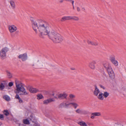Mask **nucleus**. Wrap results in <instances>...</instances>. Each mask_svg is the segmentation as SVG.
<instances>
[{
    "mask_svg": "<svg viewBox=\"0 0 126 126\" xmlns=\"http://www.w3.org/2000/svg\"><path fill=\"white\" fill-rule=\"evenodd\" d=\"M48 24L45 21L42 20H39V26L38 29L40 33L39 36L43 38V36L48 35L50 33L48 29Z\"/></svg>",
    "mask_w": 126,
    "mask_h": 126,
    "instance_id": "f257e3e1",
    "label": "nucleus"
},
{
    "mask_svg": "<svg viewBox=\"0 0 126 126\" xmlns=\"http://www.w3.org/2000/svg\"><path fill=\"white\" fill-rule=\"evenodd\" d=\"M49 38L54 43H59L62 42L63 37L59 34L54 32H51L48 35Z\"/></svg>",
    "mask_w": 126,
    "mask_h": 126,
    "instance_id": "f03ea898",
    "label": "nucleus"
},
{
    "mask_svg": "<svg viewBox=\"0 0 126 126\" xmlns=\"http://www.w3.org/2000/svg\"><path fill=\"white\" fill-rule=\"evenodd\" d=\"M16 89L14 92L15 93H19L20 92H22V93H20V95H27L28 93H27L24 88L22 83L17 84L16 83Z\"/></svg>",
    "mask_w": 126,
    "mask_h": 126,
    "instance_id": "7ed1b4c3",
    "label": "nucleus"
},
{
    "mask_svg": "<svg viewBox=\"0 0 126 126\" xmlns=\"http://www.w3.org/2000/svg\"><path fill=\"white\" fill-rule=\"evenodd\" d=\"M9 50L8 48L5 47L2 48L0 51V56L2 59H4L6 57V53Z\"/></svg>",
    "mask_w": 126,
    "mask_h": 126,
    "instance_id": "20e7f679",
    "label": "nucleus"
},
{
    "mask_svg": "<svg viewBox=\"0 0 126 126\" xmlns=\"http://www.w3.org/2000/svg\"><path fill=\"white\" fill-rule=\"evenodd\" d=\"M109 76L110 78L112 80L114 79L115 78V75L111 67H110L107 69Z\"/></svg>",
    "mask_w": 126,
    "mask_h": 126,
    "instance_id": "39448f33",
    "label": "nucleus"
},
{
    "mask_svg": "<svg viewBox=\"0 0 126 126\" xmlns=\"http://www.w3.org/2000/svg\"><path fill=\"white\" fill-rule=\"evenodd\" d=\"M54 94H52V95L54 96V97L55 98H59L60 99H67V94L64 93L63 94H59L57 96V97L56 96H54Z\"/></svg>",
    "mask_w": 126,
    "mask_h": 126,
    "instance_id": "423d86ee",
    "label": "nucleus"
},
{
    "mask_svg": "<svg viewBox=\"0 0 126 126\" xmlns=\"http://www.w3.org/2000/svg\"><path fill=\"white\" fill-rule=\"evenodd\" d=\"M27 55L26 53H25L22 54H20L18 56V58L21 59L23 62L25 61L27 59Z\"/></svg>",
    "mask_w": 126,
    "mask_h": 126,
    "instance_id": "0eeeda50",
    "label": "nucleus"
},
{
    "mask_svg": "<svg viewBox=\"0 0 126 126\" xmlns=\"http://www.w3.org/2000/svg\"><path fill=\"white\" fill-rule=\"evenodd\" d=\"M27 89L29 90L31 93H36L39 91L38 89L33 88L32 87H28Z\"/></svg>",
    "mask_w": 126,
    "mask_h": 126,
    "instance_id": "6e6552de",
    "label": "nucleus"
},
{
    "mask_svg": "<svg viewBox=\"0 0 126 126\" xmlns=\"http://www.w3.org/2000/svg\"><path fill=\"white\" fill-rule=\"evenodd\" d=\"M32 26L33 29L34 31L36 32L37 31V29H38V27L39 26V23L38 25L37 24V23L36 22H33V23H32Z\"/></svg>",
    "mask_w": 126,
    "mask_h": 126,
    "instance_id": "1a4fd4ad",
    "label": "nucleus"
},
{
    "mask_svg": "<svg viewBox=\"0 0 126 126\" xmlns=\"http://www.w3.org/2000/svg\"><path fill=\"white\" fill-rule=\"evenodd\" d=\"M32 26L33 29L34 31L36 32L37 31V29H38V27L39 26V23L38 25L37 24V23L36 22H33V23H32Z\"/></svg>",
    "mask_w": 126,
    "mask_h": 126,
    "instance_id": "9d476101",
    "label": "nucleus"
},
{
    "mask_svg": "<svg viewBox=\"0 0 126 126\" xmlns=\"http://www.w3.org/2000/svg\"><path fill=\"white\" fill-rule=\"evenodd\" d=\"M87 42L89 45H91L93 46H97L98 45V43L97 42L94 41H90L89 40L87 41Z\"/></svg>",
    "mask_w": 126,
    "mask_h": 126,
    "instance_id": "9b49d317",
    "label": "nucleus"
},
{
    "mask_svg": "<svg viewBox=\"0 0 126 126\" xmlns=\"http://www.w3.org/2000/svg\"><path fill=\"white\" fill-rule=\"evenodd\" d=\"M9 30L11 32H13L17 30V28L14 25H12L9 27Z\"/></svg>",
    "mask_w": 126,
    "mask_h": 126,
    "instance_id": "f8f14e48",
    "label": "nucleus"
},
{
    "mask_svg": "<svg viewBox=\"0 0 126 126\" xmlns=\"http://www.w3.org/2000/svg\"><path fill=\"white\" fill-rule=\"evenodd\" d=\"M55 100L53 99L52 98H50L45 100L43 102V103L44 104L47 105L52 101H54Z\"/></svg>",
    "mask_w": 126,
    "mask_h": 126,
    "instance_id": "ddd939ff",
    "label": "nucleus"
},
{
    "mask_svg": "<svg viewBox=\"0 0 126 126\" xmlns=\"http://www.w3.org/2000/svg\"><path fill=\"white\" fill-rule=\"evenodd\" d=\"M101 114L100 112H95L92 113L91 118L92 119H93L94 118L95 116H99Z\"/></svg>",
    "mask_w": 126,
    "mask_h": 126,
    "instance_id": "4468645a",
    "label": "nucleus"
},
{
    "mask_svg": "<svg viewBox=\"0 0 126 126\" xmlns=\"http://www.w3.org/2000/svg\"><path fill=\"white\" fill-rule=\"evenodd\" d=\"M95 63V61H93L92 62L89 63V66L92 69H94L95 68L94 64Z\"/></svg>",
    "mask_w": 126,
    "mask_h": 126,
    "instance_id": "2eb2a0df",
    "label": "nucleus"
},
{
    "mask_svg": "<svg viewBox=\"0 0 126 126\" xmlns=\"http://www.w3.org/2000/svg\"><path fill=\"white\" fill-rule=\"evenodd\" d=\"M94 86L95 87V89L94 92V93L95 95L97 96V95L99 93L100 91L97 88L96 85H94Z\"/></svg>",
    "mask_w": 126,
    "mask_h": 126,
    "instance_id": "dca6fc26",
    "label": "nucleus"
},
{
    "mask_svg": "<svg viewBox=\"0 0 126 126\" xmlns=\"http://www.w3.org/2000/svg\"><path fill=\"white\" fill-rule=\"evenodd\" d=\"M70 20V16H64L61 19V21H63L66 20Z\"/></svg>",
    "mask_w": 126,
    "mask_h": 126,
    "instance_id": "f3484780",
    "label": "nucleus"
},
{
    "mask_svg": "<svg viewBox=\"0 0 126 126\" xmlns=\"http://www.w3.org/2000/svg\"><path fill=\"white\" fill-rule=\"evenodd\" d=\"M85 110H80L79 109H78L76 110V113L80 114H82L85 112Z\"/></svg>",
    "mask_w": 126,
    "mask_h": 126,
    "instance_id": "a211bd4d",
    "label": "nucleus"
},
{
    "mask_svg": "<svg viewBox=\"0 0 126 126\" xmlns=\"http://www.w3.org/2000/svg\"><path fill=\"white\" fill-rule=\"evenodd\" d=\"M29 120L31 121H32L33 123H34L35 121V119L34 117H33V115L32 114H31L30 116V117L29 118Z\"/></svg>",
    "mask_w": 126,
    "mask_h": 126,
    "instance_id": "6ab92c4d",
    "label": "nucleus"
},
{
    "mask_svg": "<svg viewBox=\"0 0 126 126\" xmlns=\"http://www.w3.org/2000/svg\"><path fill=\"white\" fill-rule=\"evenodd\" d=\"M70 20L73 19L76 21H78L79 20V18L77 16H70Z\"/></svg>",
    "mask_w": 126,
    "mask_h": 126,
    "instance_id": "aec40b11",
    "label": "nucleus"
},
{
    "mask_svg": "<svg viewBox=\"0 0 126 126\" xmlns=\"http://www.w3.org/2000/svg\"><path fill=\"white\" fill-rule=\"evenodd\" d=\"M109 59L110 60L111 62V61H112L114 59H115V56L113 55H111Z\"/></svg>",
    "mask_w": 126,
    "mask_h": 126,
    "instance_id": "412c9836",
    "label": "nucleus"
},
{
    "mask_svg": "<svg viewBox=\"0 0 126 126\" xmlns=\"http://www.w3.org/2000/svg\"><path fill=\"white\" fill-rule=\"evenodd\" d=\"M111 63L115 66H117L118 65V61L114 59L111 62Z\"/></svg>",
    "mask_w": 126,
    "mask_h": 126,
    "instance_id": "4be33fe9",
    "label": "nucleus"
},
{
    "mask_svg": "<svg viewBox=\"0 0 126 126\" xmlns=\"http://www.w3.org/2000/svg\"><path fill=\"white\" fill-rule=\"evenodd\" d=\"M37 98L39 100L40 99L44 98L43 96L41 94H38L37 95Z\"/></svg>",
    "mask_w": 126,
    "mask_h": 126,
    "instance_id": "5701e85b",
    "label": "nucleus"
},
{
    "mask_svg": "<svg viewBox=\"0 0 126 126\" xmlns=\"http://www.w3.org/2000/svg\"><path fill=\"white\" fill-rule=\"evenodd\" d=\"M23 122L25 124H29L30 123L29 121L27 119H24Z\"/></svg>",
    "mask_w": 126,
    "mask_h": 126,
    "instance_id": "b1692460",
    "label": "nucleus"
},
{
    "mask_svg": "<svg viewBox=\"0 0 126 126\" xmlns=\"http://www.w3.org/2000/svg\"><path fill=\"white\" fill-rule=\"evenodd\" d=\"M6 73H7V75L8 76V78L9 79H10L12 77V74L9 71H7Z\"/></svg>",
    "mask_w": 126,
    "mask_h": 126,
    "instance_id": "393cba45",
    "label": "nucleus"
},
{
    "mask_svg": "<svg viewBox=\"0 0 126 126\" xmlns=\"http://www.w3.org/2000/svg\"><path fill=\"white\" fill-rule=\"evenodd\" d=\"M102 95H103V94L101 93L99 94V95L98 96V98L100 100H103L104 97Z\"/></svg>",
    "mask_w": 126,
    "mask_h": 126,
    "instance_id": "a878e982",
    "label": "nucleus"
},
{
    "mask_svg": "<svg viewBox=\"0 0 126 126\" xmlns=\"http://www.w3.org/2000/svg\"><path fill=\"white\" fill-rule=\"evenodd\" d=\"M78 124L82 126H87V125L86 123L84 122H80Z\"/></svg>",
    "mask_w": 126,
    "mask_h": 126,
    "instance_id": "bb28decb",
    "label": "nucleus"
},
{
    "mask_svg": "<svg viewBox=\"0 0 126 126\" xmlns=\"http://www.w3.org/2000/svg\"><path fill=\"white\" fill-rule=\"evenodd\" d=\"M10 3L13 8L14 9L15 7L14 2L12 0H11L10 1Z\"/></svg>",
    "mask_w": 126,
    "mask_h": 126,
    "instance_id": "cd10ccee",
    "label": "nucleus"
},
{
    "mask_svg": "<svg viewBox=\"0 0 126 126\" xmlns=\"http://www.w3.org/2000/svg\"><path fill=\"white\" fill-rule=\"evenodd\" d=\"M104 67L106 69H107L110 66L109 64L108 63H105L103 64Z\"/></svg>",
    "mask_w": 126,
    "mask_h": 126,
    "instance_id": "c85d7f7f",
    "label": "nucleus"
},
{
    "mask_svg": "<svg viewBox=\"0 0 126 126\" xmlns=\"http://www.w3.org/2000/svg\"><path fill=\"white\" fill-rule=\"evenodd\" d=\"M103 95L105 98H106L109 95V93L107 92H104Z\"/></svg>",
    "mask_w": 126,
    "mask_h": 126,
    "instance_id": "c756f323",
    "label": "nucleus"
},
{
    "mask_svg": "<svg viewBox=\"0 0 126 126\" xmlns=\"http://www.w3.org/2000/svg\"><path fill=\"white\" fill-rule=\"evenodd\" d=\"M3 113L6 116H7L9 114V112L7 110H4L3 111Z\"/></svg>",
    "mask_w": 126,
    "mask_h": 126,
    "instance_id": "7c9ffc66",
    "label": "nucleus"
},
{
    "mask_svg": "<svg viewBox=\"0 0 126 126\" xmlns=\"http://www.w3.org/2000/svg\"><path fill=\"white\" fill-rule=\"evenodd\" d=\"M3 98L6 100L9 101L10 100V98L9 96L7 95H5L4 96Z\"/></svg>",
    "mask_w": 126,
    "mask_h": 126,
    "instance_id": "2f4dec72",
    "label": "nucleus"
},
{
    "mask_svg": "<svg viewBox=\"0 0 126 126\" xmlns=\"http://www.w3.org/2000/svg\"><path fill=\"white\" fill-rule=\"evenodd\" d=\"M70 104L73 105L75 109H76L78 106L76 103H70Z\"/></svg>",
    "mask_w": 126,
    "mask_h": 126,
    "instance_id": "473e14b6",
    "label": "nucleus"
},
{
    "mask_svg": "<svg viewBox=\"0 0 126 126\" xmlns=\"http://www.w3.org/2000/svg\"><path fill=\"white\" fill-rule=\"evenodd\" d=\"M5 86L2 83H1L0 84V90H2L4 88Z\"/></svg>",
    "mask_w": 126,
    "mask_h": 126,
    "instance_id": "72a5a7b5",
    "label": "nucleus"
},
{
    "mask_svg": "<svg viewBox=\"0 0 126 126\" xmlns=\"http://www.w3.org/2000/svg\"><path fill=\"white\" fill-rule=\"evenodd\" d=\"M64 103H62L60 104L59 106V108H62L63 107H64Z\"/></svg>",
    "mask_w": 126,
    "mask_h": 126,
    "instance_id": "f704fd0d",
    "label": "nucleus"
},
{
    "mask_svg": "<svg viewBox=\"0 0 126 126\" xmlns=\"http://www.w3.org/2000/svg\"><path fill=\"white\" fill-rule=\"evenodd\" d=\"M69 97L70 98L72 99L75 98V96L74 95L71 94H69Z\"/></svg>",
    "mask_w": 126,
    "mask_h": 126,
    "instance_id": "c9c22d12",
    "label": "nucleus"
},
{
    "mask_svg": "<svg viewBox=\"0 0 126 126\" xmlns=\"http://www.w3.org/2000/svg\"><path fill=\"white\" fill-rule=\"evenodd\" d=\"M0 119L1 120L4 119V117L3 114H0Z\"/></svg>",
    "mask_w": 126,
    "mask_h": 126,
    "instance_id": "e433bc0d",
    "label": "nucleus"
},
{
    "mask_svg": "<svg viewBox=\"0 0 126 126\" xmlns=\"http://www.w3.org/2000/svg\"><path fill=\"white\" fill-rule=\"evenodd\" d=\"M13 85V82H10L8 84V86L10 87L12 86Z\"/></svg>",
    "mask_w": 126,
    "mask_h": 126,
    "instance_id": "4c0bfd02",
    "label": "nucleus"
},
{
    "mask_svg": "<svg viewBox=\"0 0 126 126\" xmlns=\"http://www.w3.org/2000/svg\"><path fill=\"white\" fill-rule=\"evenodd\" d=\"M16 95L15 96V98L17 99H19V98H20V97L19 96V95L18 94L19 93H16Z\"/></svg>",
    "mask_w": 126,
    "mask_h": 126,
    "instance_id": "58836bf2",
    "label": "nucleus"
},
{
    "mask_svg": "<svg viewBox=\"0 0 126 126\" xmlns=\"http://www.w3.org/2000/svg\"><path fill=\"white\" fill-rule=\"evenodd\" d=\"M64 104L66 107H68L69 106V105H71V104H70V103L68 104H67L66 103H65Z\"/></svg>",
    "mask_w": 126,
    "mask_h": 126,
    "instance_id": "ea45409f",
    "label": "nucleus"
},
{
    "mask_svg": "<svg viewBox=\"0 0 126 126\" xmlns=\"http://www.w3.org/2000/svg\"><path fill=\"white\" fill-rule=\"evenodd\" d=\"M18 99L19 100V103H21L23 102V100L20 98Z\"/></svg>",
    "mask_w": 126,
    "mask_h": 126,
    "instance_id": "a19ab883",
    "label": "nucleus"
},
{
    "mask_svg": "<svg viewBox=\"0 0 126 126\" xmlns=\"http://www.w3.org/2000/svg\"><path fill=\"white\" fill-rule=\"evenodd\" d=\"M99 86L101 88H103L104 89H105V87L103 86L102 85L100 84Z\"/></svg>",
    "mask_w": 126,
    "mask_h": 126,
    "instance_id": "79ce46f5",
    "label": "nucleus"
},
{
    "mask_svg": "<svg viewBox=\"0 0 126 126\" xmlns=\"http://www.w3.org/2000/svg\"><path fill=\"white\" fill-rule=\"evenodd\" d=\"M121 125V124L119 123H115L114 126H116L119 125Z\"/></svg>",
    "mask_w": 126,
    "mask_h": 126,
    "instance_id": "37998d69",
    "label": "nucleus"
},
{
    "mask_svg": "<svg viewBox=\"0 0 126 126\" xmlns=\"http://www.w3.org/2000/svg\"><path fill=\"white\" fill-rule=\"evenodd\" d=\"M77 10L78 12H79L80 11V10L79 7H77Z\"/></svg>",
    "mask_w": 126,
    "mask_h": 126,
    "instance_id": "c03bdc74",
    "label": "nucleus"
},
{
    "mask_svg": "<svg viewBox=\"0 0 126 126\" xmlns=\"http://www.w3.org/2000/svg\"><path fill=\"white\" fill-rule=\"evenodd\" d=\"M74 1L73 0H72L71 2L72 4V5H74Z\"/></svg>",
    "mask_w": 126,
    "mask_h": 126,
    "instance_id": "a18cd8bd",
    "label": "nucleus"
},
{
    "mask_svg": "<svg viewBox=\"0 0 126 126\" xmlns=\"http://www.w3.org/2000/svg\"><path fill=\"white\" fill-rule=\"evenodd\" d=\"M70 69L72 70H75V69L74 68H70Z\"/></svg>",
    "mask_w": 126,
    "mask_h": 126,
    "instance_id": "49530a36",
    "label": "nucleus"
},
{
    "mask_svg": "<svg viewBox=\"0 0 126 126\" xmlns=\"http://www.w3.org/2000/svg\"><path fill=\"white\" fill-rule=\"evenodd\" d=\"M31 21L32 22V23H33V22H34V21L33 20V19L32 18V19H31Z\"/></svg>",
    "mask_w": 126,
    "mask_h": 126,
    "instance_id": "de8ad7c7",
    "label": "nucleus"
},
{
    "mask_svg": "<svg viewBox=\"0 0 126 126\" xmlns=\"http://www.w3.org/2000/svg\"><path fill=\"white\" fill-rule=\"evenodd\" d=\"M103 74L105 76H106V74L105 72H103Z\"/></svg>",
    "mask_w": 126,
    "mask_h": 126,
    "instance_id": "09e8293b",
    "label": "nucleus"
},
{
    "mask_svg": "<svg viewBox=\"0 0 126 126\" xmlns=\"http://www.w3.org/2000/svg\"><path fill=\"white\" fill-rule=\"evenodd\" d=\"M63 0H60V3H61L63 2Z\"/></svg>",
    "mask_w": 126,
    "mask_h": 126,
    "instance_id": "8fccbe9b",
    "label": "nucleus"
},
{
    "mask_svg": "<svg viewBox=\"0 0 126 126\" xmlns=\"http://www.w3.org/2000/svg\"><path fill=\"white\" fill-rule=\"evenodd\" d=\"M72 0H68L67 1L70 2H71Z\"/></svg>",
    "mask_w": 126,
    "mask_h": 126,
    "instance_id": "3c124183",
    "label": "nucleus"
},
{
    "mask_svg": "<svg viewBox=\"0 0 126 126\" xmlns=\"http://www.w3.org/2000/svg\"><path fill=\"white\" fill-rule=\"evenodd\" d=\"M82 9L84 11L85 10V8L84 7L82 8Z\"/></svg>",
    "mask_w": 126,
    "mask_h": 126,
    "instance_id": "603ef678",
    "label": "nucleus"
},
{
    "mask_svg": "<svg viewBox=\"0 0 126 126\" xmlns=\"http://www.w3.org/2000/svg\"><path fill=\"white\" fill-rule=\"evenodd\" d=\"M73 6V10H74L75 9V8H74V5H72Z\"/></svg>",
    "mask_w": 126,
    "mask_h": 126,
    "instance_id": "864d4df0",
    "label": "nucleus"
},
{
    "mask_svg": "<svg viewBox=\"0 0 126 126\" xmlns=\"http://www.w3.org/2000/svg\"><path fill=\"white\" fill-rule=\"evenodd\" d=\"M2 124V123L1 122H0V126H1V125Z\"/></svg>",
    "mask_w": 126,
    "mask_h": 126,
    "instance_id": "5fc2aeb1",
    "label": "nucleus"
},
{
    "mask_svg": "<svg viewBox=\"0 0 126 126\" xmlns=\"http://www.w3.org/2000/svg\"><path fill=\"white\" fill-rule=\"evenodd\" d=\"M33 65H34V64H33V65H32V66H33Z\"/></svg>",
    "mask_w": 126,
    "mask_h": 126,
    "instance_id": "6e6d98bb",
    "label": "nucleus"
},
{
    "mask_svg": "<svg viewBox=\"0 0 126 126\" xmlns=\"http://www.w3.org/2000/svg\"><path fill=\"white\" fill-rule=\"evenodd\" d=\"M122 126H123V125H122Z\"/></svg>",
    "mask_w": 126,
    "mask_h": 126,
    "instance_id": "4d7b16f0",
    "label": "nucleus"
}]
</instances>
